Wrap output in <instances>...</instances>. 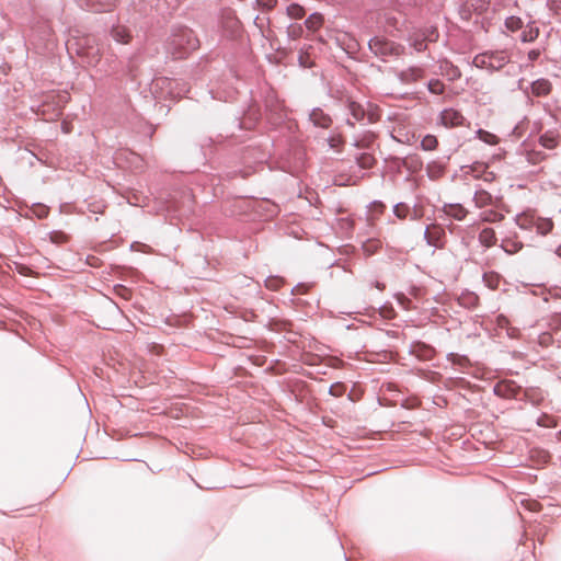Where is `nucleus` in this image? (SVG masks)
I'll use <instances>...</instances> for the list:
<instances>
[{
	"label": "nucleus",
	"instance_id": "f257e3e1",
	"mask_svg": "<svg viewBox=\"0 0 561 561\" xmlns=\"http://www.w3.org/2000/svg\"><path fill=\"white\" fill-rule=\"evenodd\" d=\"M168 46L174 58H184L198 48L199 41L191 28L180 26L172 32Z\"/></svg>",
	"mask_w": 561,
	"mask_h": 561
},
{
	"label": "nucleus",
	"instance_id": "f03ea898",
	"mask_svg": "<svg viewBox=\"0 0 561 561\" xmlns=\"http://www.w3.org/2000/svg\"><path fill=\"white\" fill-rule=\"evenodd\" d=\"M368 48L383 62L399 58L404 51V47L401 44L390 41L385 36H374L370 38Z\"/></svg>",
	"mask_w": 561,
	"mask_h": 561
},
{
	"label": "nucleus",
	"instance_id": "7ed1b4c3",
	"mask_svg": "<svg viewBox=\"0 0 561 561\" xmlns=\"http://www.w3.org/2000/svg\"><path fill=\"white\" fill-rule=\"evenodd\" d=\"M511 55L506 49L486 50L474 56L472 65L477 68L497 71L507 65Z\"/></svg>",
	"mask_w": 561,
	"mask_h": 561
},
{
	"label": "nucleus",
	"instance_id": "20e7f679",
	"mask_svg": "<svg viewBox=\"0 0 561 561\" xmlns=\"http://www.w3.org/2000/svg\"><path fill=\"white\" fill-rule=\"evenodd\" d=\"M522 388L513 380H501L493 387V393L503 399L516 398Z\"/></svg>",
	"mask_w": 561,
	"mask_h": 561
},
{
	"label": "nucleus",
	"instance_id": "39448f33",
	"mask_svg": "<svg viewBox=\"0 0 561 561\" xmlns=\"http://www.w3.org/2000/svg\"><path fill=\"white\" fill-rule=\"evenodd\" d=\"M438 122L440 125L451 128L461 126L465 123V117L462 114L454 108H445L440 112Z\"/></svg>",
	"mask_w": 561,
	"mask_h": 561
},
{
	"label": "nucleus",
	"instance_id": "423d86ee",
	"mask_svg": "<svg viewBox=\"0 0 561 561\" xmlns=\"http://www.w3.org/2000/svg\"><path fill=\"white\" fill-rule=\"evenodd\" d=\"M473 202L476 207L478 208H497L501 204V199L499 197L493 196L491 193L483 188L476 190L473 195Z\"/></svg>",
	"mask_w": 561,
	"mask_h": 561
},
{
	"label": "nucleus",
	"instance_id": "0eeeda50",
	"mask_svg": "<svg viewBox=\"0 0 561 561\" xmlns=\"http://www.w3.org/2000/svg\"><path fill=\"white\" fill-rule=\"evenodd\" d=\"M78 4L92 12H107L111 11L116 0H77Z\"/></svg>",
	"mask_w": 561,
	"mask_h": 561
},
{
	"label": "nucleus",
	"instance_id": "6e6552de",
	"mask_svg": "<svg viewBox=\"0 0 561 561\" xmlns=\"http://www.w3.org/2000/svg\"><path fill=\"white\" fill-rule=\"evenodd\" d=\"M346 107H347V111L351 115V117H348L346 119V124L351 127H354L355 125V122H362L365 116H366V111L365 108L363 107L362 104L351 100V99H347L346 100Z\"/></svg>",
	"mask_w": 561,
	"mask_h": 561
},
{
	"label": "nucleus",
	"instance_id": "1a4fd4ad",
	"mask_svg": "<svg viewBox=\"0 0 561 561\" xmlns=\"http://www.w3.org/2000/svg\"><path fill=\"white\" fill-rule=\"evenodd\" d=\"M309 121L316 127L320 128H329L332 124V118L330 115L325 114L320 107H314L309 113Z\"/></svg>",
	"mask_w": 561,
	"mask_h": 561
},
{
	"label": "nucleus",
	"instance_id": "9d476101",
	"mask_svg": "<svg viewBox=\"0 0 561 561\" xmlns=\"http://www.w3.org/2000/svg\"><path fill=\"white\" fill-rule=\"evenodd\" d=\"M560 134L558 130H547L539 137V144L545 149L552 150L559 146Z\"/></svg>",
	"mask_w": 561,
	"mask_h": 561
},
{
	"label": "nucleus",
	"instance_id": "9b49d317",
	"mask_svg": "<svg viewBox=\"0 0 561 561\" xmlns=\"http://www.w3.org/2000/svg\"><path fill=\"white\" fill-rule=\"evenodd\" d=\"M552 89V84L548 79L540 78L531 82L530 92L535 96H547Z\"/></svg>",
	"mask_w": 561,
	"mask_h": 561
},
{
	"label": "nucleus",
	"instance_id": "f8f14e48",
	"mask_svg": "<svg viewBox=\"0 0 561 561\" xmlns=\"http://www.w3.org/2000/svg\"><path fill=\"white\" fill-rule=\"evenodd\" d=\"M393 215L399 219L410 218L412 220L417 219V213L415 209H411L405 203H398L393 206Z\"/></svg>",
	"mask_w": 561,
	"mask_h": 561
},
{
	"label": "nucleus",
	"instance_id": "ddd939ff",
	"mask_svg": "<svg viewBox=\"0 0 561 561\" xmlns=\"http://www.w3.org/2000/svg\"><path fill=\"white\" fill-rule=\"evenodd\" d=\"M443 209L447 216L456 220L465 219L468 214V210L460 204H445Z\"/></svg>",
	"mask_w": 561,
	"mask_h": 561
},
{
	"label": "nucleus",
	"instance_id": "4468645a",
	"mask_svg": "<svg viewBox=\"0 0 561 561\" xmlns=\"http://www.w3.org/2000/svg\"><path fill=\"white\" fill-rule=\"evenodd\" d=\"M423 76V71L420 68L411 67L402 70L398 73V78L403 83H412L417 81Z\"/></svg>",
	"mask_w": 561,
	"mask_h": 561
},
{
	"label": "nucleus",
	"instance_id": "2eb2a0df",
	"mask_svg": "<svg viewBox=\"0 0 561 561\" xmlns=\"http://www.w3.org/2000/svg\"><path fill=\"white\" fill-rule=\"evenodd\" d=\"M111 35L114 41L122 44H127L131 38L129 31L123 25L113 26Z\"/></svg>",
	"mask_w": 561,
	"mask_h": 561
},
{
	"label": "nucleus",
	"instance_id": "dca6fc26",
	"mask_svg": "<svg viewBox=\"0 0 561 561\" xmlns=\"http://www.w3.org/2000/svg\"><path fill=\"white\" fill-rule=\"evenodd\" d=\"M479 241L485 248H491L496 242V236L492 228H484L479 233Z\"/></svg>",
	"mask_w": 561,
	"mask_h": 561
},
{
	"label": "nucleus",
	"instance_id": "f3484780",
	"mask_svg": "<svg viewBox=\"0 0 561 561\" xmlns=\"http://www.w3.org/2000/svg\"><path fill=\"white\" fill-rule=\"evenodd\" d=\"M524 244L523 242L515 240V239H504L501 243V248L507 253V254H515L519 252L523 249Z\"/></svg>",
	"mask_w": 561,
	"mask_h": 561
},
{
	"label": "nucleus",
	"instance_id": "a211bd4d",
	"mask_svg": "<svg viewBox=\"0 0 561 561\" xmlns=\"http://www.w3.org/2000/svg\"><path fill=\"white\" fill-rule=\"evenodd\" d=\"M323 24V16L320 13H312L310 14L306 21L305 26L312 32L318 31Z\"/></svg>",
	"mask_w": 561,
	"mask_h": 561
},
{
	"label": "nucleus",
	"instance_id": "6ab92c4d",
	"mask_svg": "<svg viewBox=\"0 0 561 561\" xmlns=\"http://www.w3.org/2000/svg\"><path fill=\"white\" fill-rule=\"evenodd\" d=\"M539 36V28L534 25V22H530L527 25V28L524 30L520 34V41L524 43L534 42Z\"/></svg>",
	"mask_w": 561,
	"mask_h": 561
},
{
	"label": "nucleus",
	"instance_id": "aec40b11",
	"mask_svg": "<svg viewBox=\"0 0 561 561\" xmlns=\"http://www.w3.org/2000/svg\"><path fill=\"white\" fill-rule=\"evenodd\" d=\"M536 230L539 234L541 236H546L548 234L552 228H553V222L550 218H537L536 219Z\"/></svg>",
	"mask_w": 561,
	"mask_h": 561
},
{
	"label": "nucleus",
	"instance_id": "412c9836",
	"mask_svg": "<svg viewBox=\"0 0 561 561\" xmlns=\"http://www.w3.org/2000/svg\"><path fill=\"white\" fill-rule=\"evenodd\" d=\"M476 135H477V137H478L481 141H483V142H485V144H488V145H492V146H493V145H497V144H499V141H500V139H499V137H497L496 135H494V134H492V133H490V131H486V130H484V129H478V130L476 131Z\"/></svg>",
	"mask_w": 561,
	"mask_h": 561
},
{
	"label": "nucleus",
	"instance_id": "4be33fe9",
	"mask_svg": "<svg viewBox=\"0 0 561 561\" xmlns=\"http://www.w3.org/2000/svg\"><path fill=\"white\" fill-rule=\"evenodd\" d=\"M536 219L534 216L523 214L516 217V222L522 229H530L536 227Z\"/></svg>",
	"mask_w": 561,
	"mask_h": 561
},
{
	"label": "nucleus",
	"instance_id": "5701e85b",
	"mask_svg": "<svg viewBox=\"0 0 561 561\" xmlns=\"http://www.w3.org/2000/svg\"><path fill=\"white\" fill-rule=\"evenodd\" d=\"M447 359L454 364V365H457L459 366L460 368H466L470 365V360L467 356L465 355H459V354H456V353H449L447 355Z\"/></svg>",
	"mask_w": 561,
	"mask_h": 561
},
{
	"label": "nucleus",
	"instance_id": "b1692460",
	"mask_svg": "<svg viewBox=\"0 0 561 561\" xmlns=\"http://www.w3.org/2000/svg\"><path fill=\"white\" fill-rule=\"evenodd\" d=\"M356 161L362 169H370L376 162L374 156L367 152L359 154Z\"/></svg>",
	"mask_w": 561,
	"mask_h": 561
},
{
	"label": "nucleus",
	"instance_id": "393cba45",
	"mask_svg": "<svg viewBox=\"0 0 561 561\" xmlns=\"http://www.w3.org/2000/svg\"><path fill=\"white\" fill-rule=\"evenodd\" d=\"M438 146V140L436 138V136L434 135H426L423 137V139L421 140V148L425 151H431V150H434L436 149Z\"/></svg>",
	"mask_w": 561,
	"mask_h": 561
},
{
	"label": "nucleus",
	"instance_id": "a878e982",
	"mask_svg": "<svg viewBox=\"0 0 561 561\" xmlns=\"http://www.w3.org/2000/svg\"><path fill=\"white\" fill-rule=\"evenodd\" d=\"M504 216L495 209L485 210L481 214V220L486 222H499Z\"/></svg>",
	"mask_w": 561,
	"mask_h": 561
},
{
	"label": "nucleus",
	"instance_id": "bb28decb",
	"mask_svg": "<svg viewBox=\"0 0 561 561\" xmlns=\"http://www.w3.org/2000/svg\"><path fill=\"white\" fill-rule=\"evenodd\" d=\"M381 248V241L378 239H369L363 244V250L367 255H373Z\"/></svg>",
	"mask_w": 561,
	"mask_h": 561
},
{
	"label": "nucleus",
	"instance_id": "cd10ccee",
	"mask_svg": "<svg viewBox=\"0 0 561 561\" xmlns=\"http://www.w3.org/2000/svg\"><path fill=\"white\" fill-rule=\"evenodd\" d=\"M547 158V154L539 150H528L526 152V160L531 164H537L545 160Z\"/></svg>",
	"mask_w": 561,
	"mask_h": 561
},
{
	"label": "nucleus",
	"instance_id": "c85d7f7f",
	"mask_svg": "<svg viewBox=\"0 0 561 561\" xmlns=\"http://www.w3.org/2000/svg\"><path fill=\"white\" fill-rule=\"evenodd\" d=\"M305 9L298 3H291L287 7V14L291 19H301L305 15Z\"/></svg>",
	"mask_w": 561,
	"mask_h": 561
},
{
	"label": "nucleus",
	"instance_id": "c756f323",
	"mask_svg": "<svg viewBox=\"0 0 561 561\" xmlns=\"http://www.w3.org/2000/svg\"><path fill=\"white\" fill-rule=\"evenodd\" d=\"M524 23L522 21L520 18L518 16H508L506 20H505V26L507 30L512 31V32H515V31H518L523 27Z\"/></svg>",
	"mask_w": 561,
	"mask_h": 561
},
{
	"label": "nucleus",
	"instance_id": "7c9ffc66",
	"mask_svg": "<svg viewBox=\"0 0 561 561\" xmlns=\"http://www.w3.org/2000/svg\"><path fill=\"white\" fill-rule=\"evenodd\" d=\"M304 34V26L298 23H293L287 27V35L291 39H298Z\"/></svg>",
	"mask_w": 561,
	"mask_h": 561
},
{
	"label": "nucleus",
	"instance_id": "2f4dec72",
	"mask_svg": "<svg viewBox=\"0 0 561 561\" xmlns=\"http://www.w3.org/2000/svg\"><path fill=\"white\" fill-rule=\"evenodd\" d=\"M428 91L433 94H442L444 92L445 85L438 79H432L427 84Z\"/></svg>",
	"mask_w": 561,
	"mask_h": 561
},
{
	"label": "nucleus",
	"instance_id": "473e14b6",
	"mask_svg": "<svg viewBox=\"0 0 561 561\" xmlns=\"http://www.w3.org/2000/svg\"><path fill=\"white\" fill-rule=\"evenodd\" d=\"M537 343L541 347H548L553 344V336L550 332H542L537 335Z\"/></svg>",
	"mask_w": 561,
	"mask_h": 561
},
{
	"label": "nucleus",
	"instance_id": "72a5a7b5",
	"mask_svg": "<svg viewBox=\"0 0 561 561\" xmlns=\"http://www.w3.org/2000/svg\"><path fill=\"white\" fill-rule=\"evenodd\" d=\"M282 284L283 279L279 277H268L265 279V286L272 290H277Z\"/></svg>",
	"mask_w": 561,
	"mask_h": 561
},
{
	"label": "nucleus",
	"instance_id": "f704fd0d",
	"mask_svg": "<svg viewBox=\"0 0 561 561\" xmlns=\"http://www.w3.org/2000/svg\"><path fill=\"white\" fill-rule=\"evenodd\" d=\"M427 173L431 179H436L443 173V169L436 163L427 165Z\"/></svg>",
	"mask_w": 561,
	"mask_h": 561
},
{
	"label": "nucleus",
	"instance_id": "c9c22d12",
	"mask_svg": "<svg viewBox=\"0 0 561 561\" xmlns=\"http://www.w3.org/2000/svg\"><path fill=\"white\" fill-rule=\"evenodd\" d=\"M479 298L474 295H469L467 297H461V304L468 308H474L478 305Z\"/></svg>",
	"mask_w": 561,
	"mask_h": 561
},
{
	"label": "nucleus",
	"instance_id": "e433bc0d",
	"mask_svg": "<svg viewBox=\"0 0 561 561\" xmlns=\"http://www.w3.org/2000/svg\"><path fill=\"white\" fill-rule=\"evenodd\" d=\"M524 131H525V123L519 122L513 127L510 135L514 136L516 139H518L523 136Z\"/></svg>",
	"mask_w": 561,
	"mask_h": 561
},
{
	"label": "nucleus",
	"instance_id": "4c0bfd02",
	"mask_svg": "<svg viewBox=\"0 0 561 561\" xmlns=\"http://www.w3.org/2000/svg\"><path fill=\"white\" fill-rule=\"evenodd\" d=\"M329 392H330V394H332V396H334V397H340V396H342V392H343L342 385H341V383L332 385V386L330 387Z\"/></svg>",
	"mask_w": 561,
	"mask_h": 561
},
{
	"label": "nucleus",
	"instance_id": "58836bf2",
	"mask_svg": "<svg viewBox=\"0 0 561 561\" xmlns=\"http://www.w3.org/2000/svg\"><path fill=\"white\" fill-rule=\"evenodd\" d=\"M308 289V286L306 284H298L296 285L293 289H291V293L294 295H298V294H305Z\"/></svg>",
	"mask_w": 561,
	"mask_h": 561
},
{
	"label": "nucleus",
	"instance_id": "ea45409f",
	"mask_svg": "<svg viewBox=\"0 0 561 561\" xmlns=\"http://www.w3.org/2000/svg\"><path fill=\"white\" fill-rule=\"evenodd\" d=\"M38 210L36 211V215L38 218H45L48 214V209L46 206L37 205Z\"/></svg>",
	"mask_w": 561,
	"mask_h": 561
},
{
	"label": "nucleus",
	"instance_id": "a19ab883",
	"mask_svg": "<svg viewBox=\"0 0 561 561\" xmlns=\"http://www.w3.org/2000/svg\"><path fill=\"white\" fill-rule=\"evenodd\" d=\"M432 232L433 231H430V227H426V229L424 231V239H425L427 244H435V241L432 238Z\"/></svg>",
	"mask_w": 561,
	"mask_h": 561
},
{
	"label": "nucleus",
	"instance_id": "79ce46f5",
	"mask_svg": "<svg viewBox=\"0 0 561 561\" xmlns=\"http://www.w3.org/2000/svg\"><path fill=\"white\" fill-rule=\"evenodd\" d=\"M540 56V50L539 49H531L529 53H528V60L529 61H536Z\"/></svg>",
	"mask_w": 561,
	"mask_h": 561
},
{
	"label": "nucleus",
	"instance_id": "37998d69",
	"mask_svg": "<svg viewBox=\"0 0 561 561\" xmlns=\"http://www.w3.org/2000/svg\"><path fill=\"white\" fill-rule=\"evenodd\" d=\"M523 82H524V80H523V79H520V80L518 81V85H517V88H518L520 91H523V93L526 95V98H527V99H529V90H530V87H529V88H528V87H526V88H525V87H524V84H523Z\"/></svg>",
	"mask_w": 561,
	"mask_h": 561
},
{
	"label": "nucleus",
	"instance_id": "c03bdc74",
	"mask_svg": "<svg viewBox=\"0 0 561 561\" xmlns=\"http://www.w3.org/2000/svg\"><path fill=\"white\" fill-rule=\"evenodd\" d=\"M327 140H328L330 148H336L339 146V144L341 142V140L336 137H329Z\"/></svg>",
	"mask_w": 561,
	"mask_h": 561
},
{
	"label": "nucleus",
	"instance_id": "a18cd8bd",
	"mask_svg": "<svg viewBox=\"0 0 561 561\" xmlns=\"http://www.w3.org/2000/svg\"><path fill=\"white\" fill-rule=\"evenodd\" d=\"M442 233H443L442 231H433L432 232V238L435 241V244H433L434 247H439L440 245L439 240H440Z\"/></svg>",
	"mask_w": 561,
	"mask_h": 561
},
{
	"label": "nucleus",
	"instance_id": "49530a36",
	"mask_svg": "<svg viewBox=\"0 0 561 561\" xmlns=\"http://www.w3.org/2000/svg\"><path fill=\"white\" fill-rule=\"evenodd\" d=\"M556 254L561 257V244L557 248Z\"/></svg>",
	"mask_w": 561,
	"mask_h": 561
},
{
	"label": "nucleus",
	"instance_id": "de8ad7c7",
	"mask_svg": "<svg viewBox=\"0 0 561 561\" xmlns=\"http://www.w3.org/2000/svg\"><path fill=\"white\" fill-rule=\"evenodd\" d=\"M551 115H552V117H553L554 119H559V117L561 116V113H560V114H558V113H552Z\"/></svg>",
	"mask_w": 561,
	"mask_h": 561
},
{
	"label": "nucleus",
	"instance_id": "09e8293b",
	"mask_svg": "<svg viewBox=\"0 0 561 561\" xmlns=\"http://www.w3.org/2000/svg\"><path fill=\"white\" fill-rule=\"evenodd\" d=\"M376 287H377V288H379V289H382V288H383V286H382L380 283H377V284H376Z\"/></svg>",
	"mask_w": 561,
	"mask_h": 561
},
{
	"label": "nucleus",
	"instance_id": "8fccbe9b",
	"mask_svg": "<svg viewBox=\"0 0 561 561\" xmlns=\"http://www.w3.org/2000/svg\"><path fill=\"white\" fill-rule=\"evenodd\" d=\"M356 147H362V145L359 144V141H355L354 144Z\"/></svg>",
	"mask_w": 561,
	"mask_h": 561
},
{
	"label": "nucleus",
	"instance_id": "3c124183",
	"mask_svg": "<svg viewBox=\"0 0 561 561\" xmlns=\"http://www.w3.org/2000/svg\"><path fill=\"white\" fill-rule=\"evenodd\" d=\"M538 425H541V426H548L547 424H543L541 422H538Z\"/></svg>",
	"mask_w": 561,
	"mask_h": 561
},
{
	"label": "nucleus",
	"instance_id": "603ef678",
	"mask_svg": "<svg viewBox=\"0 0 561 561\" xmlns=\"http://www.w3.org/2000/svg\"><path fill=\"white\" fill-rule=\"evenodd\" d=\"M535 506H537V504H534V506H531V507H530V511L536 510V507H535Z\"/></svg>",
	"mask_w": 561,
	"mask_h": 561
}]
</instances>
